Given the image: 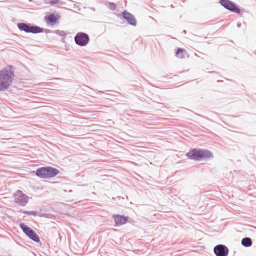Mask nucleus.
<instances>
[{"instance_id":"f257e3e1","label":"nucleus","mask_w":256,"mask_h":256,"mask_svg":"<svg viewBox=\"0 0 256 256\" xmlns=\"http://www.w3.org/2000/svg\"><path fill=\"white\" fill-rule=\"evenodd\" d=\"M14 74L10 68H5L0 73V90L8 88L12 84Z\"/></svg>"},{"instance_id":"f03ea898","label":"nucleus","mask_w":256,"mask_h":256,"mask_svg":"<svg viewBox=\"0 0 256 256\" xmlns=\"http://www.w3.org/2000/svg\"><path fill=\"white\" fill-rule=\"evenodd\" d=\"M187 156L192 160H200L202 158H211L212 154L210 152L206 150L194 149L190 150L186 154Z\"/></svg>"},{"instance_id":"7ed1b4c3","label":"nucleus","mask_w":256,"mask_h":256,"mask_svg":"<svg viewBox=\"0 0 256 256\" xmlns=\"http://www.w3.org/2000/svg\"><path fill=\"white\" fill-rule=\"evenodd\" d=\"M58 174V170L51 167L42 168L38 169L36 172L38 176L44 179L53 178Z\"/></svg>"},{"instance_id":"20e7f679","label":"nucleus","mask_w":256,"mask_h":256,"mask_svg":"<svg viewBox=\"0 0 256 256\" xmlns=\"http://www.w3.org/2000/svg\"><path fill=\"white\" fill-rule=\"evenodd\" d=\"M20 226L24 234L31 240L36 242H40L39 236L30 228H28L24 224H20Z\"/></svg>"},{"instance_id":"39448f33","label":"nucleus","mask_w":256,"mask_h":256,"mask_svg":"<svg viewBox=\"0 0 256 256\" xmlns=\"http://www.w3.org/2000/svg\"><path fill=\"white\" fill-rule=\"evenodd\" d=\"M18 28L26 32L38 34L43 32L42 28L38 26H30L26 24L21 23L18 24Z\"/></svg>"},{"instance_id":"423d86ee","label":"nucleus","mask_w":256,"mask_h":256,"mask_svg":"<svg viewBox=\"0 0 256 256\" xmlns=\"http://www.w3.org/2000/svg\"><path fill=\"white\" fill-rule=\"evenodd\" d=\"M75 41L76 44L78 46H84L88 43L90 38L88 34L80 32L76 36Z\"/></svg>"},{"instance_id":"0eeeda50","label":"nucleus","mask_w":256,"mask_h":256,"mask_svg":"<svg viewBox=\"0 0 256 256\" xmlns=\"http://www.w3.org/2000/svg\"><path fill=\"white\" fill-rule=\"evenodd\" d=\"M220 4L226 8L232 11V12L240 14V9L232 2L228 0H221Z\"/></svg>"},{"instance_id":"6e6552de","label":"nucleus","mask_w":256,"mask_h":256,"mask_svg":"<svg viewBox=\"0 0 256 256\" xmlns=\"http://www.w3.org/2000/svg\"><path fill=\"white\" fill-rule=\"evenodd\" d=\"M28 197L20 191L18 192L15 196V202L22 206H25L28 202Z\"/></svg>"},{"instance_id":"1a4fd4ad","label":"nucleus","mask_w":256,"mask_h":256,"mask_svg":"<svg viewBox=\"0 0 256 256\" xmlns=\"http://www.w3.org/2000/svg\"><path fill=\"white\" fill-rule=\"evenodd\" d=\"M214 252L217 256H228V248L223 245L216 246L214 249Z\"/></svg>"},{"instance_id":"9d476101","label":"nucleus","mask_w":256,"mask_h":256,"mask_svg":"<svg viewBox=\"0 0 256 256\" xmlns=\"http://www.w3.org/2000/svg\"><path fill=\"white\" fill-rule=\"evenodd\" d=\"M60 18L58 14H50L45 17V21L48 24H54Z\"/></svg>"},{"instance_id":"9b49d317","label":"nucleus","mask_w":256,"mask_h":256,"mask_svg":"<svg viewBox=\"0 0 256 256\" xmlns=\"http://www.w3.org/2000/svg\"><path fill=\"white\" fill-rule=\"evenodd\" d=\"M113 218L115 220L116 226H121L124 224H126L128 221V218L122 216H114Z\"/></svg>"},{"instance_id":"f8f14e48","label":"nucleus","mask_w":256,"mask_h":256,"mask_svg":"<svg viewBox=\"0 0 256 256\" xmlns=\"http://www.w3.org/2000/svg\"><path fill=\"white\" fill-rule=\"evenodd\" d=\"M122 14L124 18L130 24L134 26H136V21L134 16L126 12H124Z\"/></svg>"},{"instance_id":"ddd939ff","label":"nucleus","mask_w":256,"mask_h":256,"mask_svg":"<svg viewBox=\"0 0 256 256\" xmlns=\"http://www.w3.org/2000/svg\"><path fill=\"white\" fill-rule=\"evenodd\" d=\"M176 56L179 58L183 59L188 56V54L185 49L178 48L176 52Z\"/></svg>"},{"instance_id":"4468645a","label":"nucleus","mask_w":256,"mask_h":256,"mask_svg":"<svg viewBox=\"0 0 256 256\" xmlns=\"http://www.w3.org/2000/svg\"><path fill=\"white\" fill-rule=\"evenodd\" d=\"M242 244L246 247H250L252 245V241L250 238H244L242 240Z\"/></svg>"},{"instance_id":"2eb2a0df","label":"nucleus","mask_w":256,"mask_h":256,"mask_svg":"<svg viewBox=\"0 0 256 256\" xmlns=\"http://www.w3.org/2000/svg\"><path fill=\"white\" fill-rule=\"evenodd\" d=\"M24 213L25 214H27L28 215H32L34 216H36L37 214L36 212H24Z\"/></svg>"},{"instance_id":"dca6fc26","label":"nucleus","mask_w":256,"mask_h":256,"mask_svg":"<svg viewBox=\"0 0 256 256\" xmlns=\"http://www.w3.org/2000/svg\"><path fill=\"white\" fill-rule=\"evenodd\" d=\"M110 9H112V10H115L116 8V4H114V3H110Z\"/></svg>"},{"instance_id":"f3484780","label":"nucleus","mask_w":256,"mask_h":256,"mask_svg":"<svg viewBox=\"0 0 256 256\" xmlns=\"http://www.w3.org/2000/svg\"><path fill=\"white\" fill-rule=\"evenodd\" d=\"M50 4L52 5L57 4L60 3L59 0H54L50 2Z\"/></svg>"}]
</instances>
